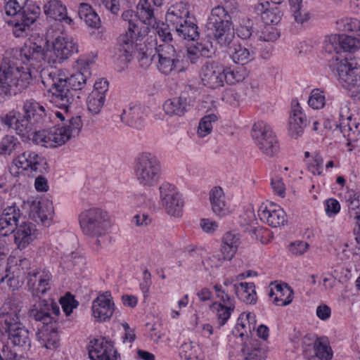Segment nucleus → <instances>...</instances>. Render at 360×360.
Masks as SVG:
<instances>
[{"instance_id":"obj_1","label":"nucleus","mask_w":360,"mask_h":360,"mask_svg":"<svg viewBox=\"0 0 360 360\" xmlns=\"http://www.w3.org/2000/svg\"><path fill=\"white\" fill-rule=\"evenodd\" d=\"M66 76L62 71L45 72L43 84L50 87L51 102L61 111H55L56 117L63 122L60 127L70 139L79 136L83 124L80 116H70L69 110L75 100L71 91L65 88Z\"/></svg>"},{"instance_id":"obj_2","label":"nucleus","mask_w":360,"mask_h":360,"mask_svg":"<svg viewBox=\"0 0 360 360\" xmlns=\"http://www.w3.org/2000/svg\"><path fill=\"white\" fill-rule=\"evenodd\" d=\"M78 219L82 233L92 240L94 249L99 251L111 228L109 213L100 207H93L83 210Z\"/></svg>"},{"instance_id":"obj_3","label":"nucleus","mask_w":360,"mask_h":360,"mask_svg":"<svg viewBox=\"0 0 360 360\" xmlns=\"http://www.w3.org/2000/svg\"><path fill=\"white\" fill-rule=\"evenodd\" d=\"M19 306L5 304L0 309V333L6 335L12 344L30 347L29 332L20 322Z\"/></svg>"},{"instance_id":"obj_4","label":"nucleus","mask_w":360,"mask_h":360,"mask_svg":"<svg viewBox=\"0 0 360 360\" xmlns=\"http://www.w3.org/2000/svg\"><path fill=\"white\" fill-rule=\"evenodd\" d=\"M129 16H131V11L122 14L123 19L128 20V29L125 33L120 35L117 42L116 55L123 63L130 61L135 51L139 50L141 47L139 41L143 39L145 34L141 32L139 24L128 19Z\"/></svg>"},{"instance_id":"obj_5","label":"nucleus","mask_w":360,"mask_h":360,"mask_svg":"<svg viewBox=\"0 0 360 360\" xmlns=\"http://www.w3.org/2000/svg\"><path fill=\"white\" fill-rule=\"evenodd\" d=\"M134 173L137 181L142 186H155L161 176L160 162L154 153L142 152L135 159Z\"/></svg>"},{"instance_id":"obj_6","label":"nucleus","mask_w":360,"mask_h":360,"mask_svg":"<svg viewBox=\"0 0 360 360\" xmlns=\"http://www.w3.org/2000/svg\"><path fill=\"white\" fill-rule=\"evenodd\" d=\"M31 74L13 65L0 66V96L15 95L30 84Z\"/></svg>"},{"instance_id":"obj_7","label":"nucleus","mask_w":360,"mask_h":360,"mask_svg":"<svg viewBox=\"0 0 360 360\" xmlns=\"http://www.w3.org/2000/svg\"><path fill=\"white\" fill-rule=\"evenodd\" d=\"M329 68L338 77L340 84L345 89L353 91L360 98V65L338 56L329 60Z\"/></svg>"},{"instance_id":"obj_8","label":"nucleus","mask_w":360,"mask_h":360,"mask_svg":"<svg viewBox=\"0 0 360 360\" xmlns=\"http://www.w3.org/2000/svg\"><path fill=\"white\" fill-rule=\"evenodd\" d=\"M166 20L174 31L175 34L181 39L195 41L199 37L198 27L189 16L187 10L174 7L166 15Z\"/></svg>"},{"instance_id":"obj_9","label":"nucleus","mask_w":360,"mask_h":360,"mask_svg":"<svg viewBox=\"0 0 360 360\" xmlns=\"http://www.w3.org/2000/svg\"><path fill=\"white\" fill-rule=\"evenodd\" d=\"M207 26L221 46H227L233 41L234 30L231 27L230 16L224 7L218 6L212 10Z\"/></svg>"},{"instance_id":"obj_10","label":"nucleus","mask_w":360,"mask_h":360,"mask_svg":"<svg viewBox=\"0 0 360 360\" xmlns=\"http://www.w3.org/2000/svg\"><path fill=\"white\" fill-rule=\"evenodd\" d=\"M9 169L15 176L20 173L34 176L47 172L48 166L44 157L34 151L26 150L13 159Z\"/></svg>"},{"instance_id":"obj_11","label":"nucleus","mask_w":360,"mask_h":360,"mask_svg":"<svg viewBox=\"0 0 360 360\" xmlns=\"http://www.w3.org/2000/svg\"><path fill=\"white\" fill-rule=\"evenodd\" d=\"M251 135L262 153L268 157H273L278 154L279 144L268 123L262 120L255 122L252 127Z\"/></svg>"},{"instance_id":"obj_12","label":"nucleus","mask_w":360,"mask_h":360,"mask_svg":"<svg viewBox=\"0 0 360 360\" xmlns=\"http://www.w3.org/2000/svg\"><path fill=\"white\" fill-rule=\"evenodd\" d=\"M159 191L160 203L166 212L173 217H180L184 201L176 188L169 183H163L159 187Z\"/></svg>"},{"instance_id":"obj_13","label":"nucleus","mask_w":360,"mask_h":360,"mask_svg":"<svg viewBox=\"0 0 360 360\" xmlns=\"http://www.w3.org/2000/svg\"><path fill=\"white\" fill-rule=\"evenodd\" d=\"M49 63H60L78 53L79 46L72 37L60 36L53 42L52 49H49Z\"/></svg>"},{"instance_id":"obj_14","label":"nucleus","mask_w":360,"mask_h":360,"mask_svg":"<svg viewBox=\"0 0 360 360\" xmlns=\"http://www.w3.org/2000/svg\"><path fill=\"white\" fill-rule=\"evenodd\" d=\"M156 51L157 68L161 73L169 75L173 71L181 70L179 56L176 53L173 45H159Z\"/></svg>"},{"instance_id":"obj_15","label":"nucleus","mask_w":360,"mask_h":360,"mask_svg":"<svg viewBox=\"0 0 360 360\" xmlns=\"http://www.w3.org/2000/svg\"><path fill=\"white\" fill-rule=\"evenodd\" d=\"M225 67L215 61H207L200 71L201 84L207 88L216 89L224 86Z\"/></svg>"},{"instance_id":"obj_16","label":"nucleus","mask_w":360,"mask_h":360,"mask_svg":"<svg viewBox=\"0 0 360 360\" xmlns=\"http://www.w3.org/2000/svg\"><path fill=\"white\" fill-rule=\"evenodd\" d=\"M40 13L39 6L32 3H27L15 19L13 33L17 37L24 36V34L38 18Z\"/></svg>"},{"instance_id":"obj_17","label":"nucleus","mask_w":360,"mask_h":360,"mask_svg":"<svg viewBox=\"0 0 360 360\" xmlns=\"http://www.w3.org/2000/svg\"><path fill=\"white\" fill-rule=\"evenodd\" d=\"M258 215L263 222L272 227L284 226L287 222L284 210L271 202L262 203L259 207Z\"/></svg>"},{"instance_id":"obj_18","label":"nucleus","mask_w":360,"mask_h":360,"mask_svg":"<svg viewBox=\"0 0 360 360\" xmlns=\"http://www.w3.org/2000/svg\"><path fill=\"white\" fill-rule=\"evenodd\" d=\"M309 123L300 104L297 100L291 103V112L288 120V134L293 139L302 136L304 129Z\"/></svg>"},{"instance_id":"obj_19","label":"nucleus","mask_w":360,"mask_h":360,"mask_svg":"<svg viewBox=\"0 0 360 360\" xmlns=\"http://www.w3.org/2000/svg\"><path fill=\"white\" fill-rule=\"evenodd\" d=\"M115 310L111 293L108 291L100 294L92 302L93 316L98 322L108 320Z\"/></svg>"},{"instance_id":"obj_20","label":"nucleus","mask_w":360,"mask_h":360,"mask_svg":"<svg viewBox=\"0 0 360 360\" xmlns=\"http://www.w3.org/2000/svg\"><path fill=\"white\" fill-rule=\"evenodd\" d=\"M35 141L45 147L56 148L65 144L70 140L60 125L53 127L49 130L38 131L35 134Z\"/></svg>"},{"instance_id":"obj_21","label":"nucleus","mask_w":360,"mask_h":360,"mask_svg":"<svg viewBox=\"0 0 360 360\" xmlns=\"http://www.w3.org/2000/svg\"><path fill=\"white\" fill-rule=\"evenodd\" d=\"M89 355L91 360H117V352L112 342L103 338L91 341Z\"/></svg>"},{"instance_id":"obj_22","label":"nucleus","mask_w":360,"mask_h":360,"mask_svg":"<svg viewBox=\"0 0 360 360\" xmlns=\"http://www.w3.org/2000/svg\"><path fill=\"white\" fill-rule=\"evenodd\" d=\"M191 100L186 92H182L179 96L166 100L163 104V110L169 117H181L189 109Z\"/></svg>"},{"instance_id":"obj_23","label":"nucleus","mask_w":360,"mask_h":360,"mask_svg":"<svg viewBox=\"0 0 360 360\" xmlns=\"http://www.w3.org/2000/svg\"><path fill=\"white\" fill-rule=\"evenodd\" d=\"M23 111V116L28 121L30 130L31 125L43 123L47 115L46 106L32 98L25 101Z\"/></svg>"},{"instance_id":"obj_24","label":"nucleus","mask_w":360,"mask_h":360,"mask_svg":"<svg viewBox=\"0 0 360 360\" xmlns=\"http://www.w3.org/2000/svg\"><path fill=\"white\" fill-rule=\"evenodd\" d=\"M30 217L36 222L49 226L53 215V207L46 200L32 201L30 206Z\"/></svg>"},{"instance_id":"obj_25","label":"nucleus","mask_w":360,"mask_h":360,"mask_svg":"<svg viewBox=\"0 0 360 360\" xmlns=\"http://www.w3.org/2000/svg\"><path fill=\"white\" fill-rule=\"evenodd\" d=\"M58 311V308L53 307L52 304L43 300L35 303L32 308L30 309L29 313L30 317L37 321L41 322L45 326L54 322V318L51 316V314L53 313L57 315Z\"/></svg>"},{"instance_id":"obj_26","label":"nucleus","mask_w":360,"mask_h":360,"mask_svg":"<svg viewBox=\"0 0 360 360\" xmlns=\"http://www.w3.org/2000/svg\"><path fill=\"white\" fill-rule=\"evenodd\" d=\"M39 235L36 225L32 222H23L16 227L15 232V243L18 248L24 249L37 239Z\"/></svg>"},{"instance_id":"obj_27","label":"nucleus","mask_w":360,"mask_h":360,"mask_svg":"<svg viewBox=\"0 0 360 360\" xmlns=\"http://www.w3.org/2000/svg\"><path fill=\"white\" fill-rule=\"evenodd\" d=\"M256 316L252 312L242 313L237 321L236 326L232 333L235 337L241 338L245 337L246 340L252 338V333L255 330L256 327Z\"/></svg>"},{"instance_id":"obj_28","label":"nucleus","mask_w":360,"mask_h":360,"mask_svg":"<svg viewBox=\"0 0 360 360\" xmlns=\"http://www.w3.org/2000/svg\"><path fill=\"white\" fill-rule=\"evenodd\" d=\"M47 44V40L41 41L40 44L33 42L26 44L21 50V57L28 62L39 61L44 59L49 63L50 51H49V49L45 50Z\"/></svg>"},{"instance_id":"obj_29","label":"nucleus","mask_w":360,"mask_h":360,"mask_svg":"<svg viewBox=\"0 0 360 360\" xmlns=\"http://www.w3.org/2000/svg\"><path fill=\"white\" fill-rule=\"evenodd\" d=\"M209 200L212 210L216 215L224 217L231 212L225 194L221 187L215 186L210 190Z\"/></svg>"},{"instance_id":"obj_30","label":"nucleus","mask_w":360,"mask_h":360,"mask_svg":"<svg viewBox=\"0 0 360 360\" xmlns=\"http://www.w3.org/2000/svg\"><path fill=\"white\" fill-rule=\"evenodd\" d=\"M160 6L158 5L156 0H140L136 6V17L140 20L137 24L139 26L142 24L154 26L156 22L154 9Z\"/></svg>"},{"instance_id":"obj_31","label":"nucleus","mask_w":360,"mask_h":360,"mask_svg":"<svg viewBox=\"0 0 360 360\" xmlns=\"http://www.w3.org/2000/svg\"><path fill=\"white\" fill-rule=\"evenodd\" d=\"M20 217V210L15 206L6 207L0 218V234L7 236L13 232Z\"/></svg>"},{"instance_id":"obj_32","label":"nucleus","mask_w":360,"mask_h":360,"mask_svg":"<svg viewBox=\"0 0 360 360\" xmlns=\"http://www.w3.org/2000/svg\"><path fill=\"white\" fill-rule=\"evenodd\" d=\"M269 292L270 297H274V303L278 306L290 304L293 299V291L286 283H271Z\"/></svg>"},{"instance_id":"obj_33","label":"nucleus","mask_w":360,"mask_h":360,"mask_svg":"<svg viewBox=\"0 0 360 360\" xmlns=\"http://www.w3.org/2000/svg\"><path fill=\"white\" fill-rule=\"evenodd\" d=\"M44 13L56 20L71 25L72 20L68 16L66 6L60 0H51L44 5Z\"/></svg>"},{"instance_id":"obj_34","label":"nucleus","mask_w":360,"mask_h":360,"mask_svg":"<svg viewBox=\"0 0 360 360\" xmlns=\"http://www.w3.org/2000/svg\"><path fill=\"white\" fill-rule=\"evenodd\" d=\"M228 53L233 62L244 65L254 58L255 51L250 46L234 43L229 48Z\"/></svg>"},{"instance_id":"obj_35","label":"nucleus","mask_w":360,"mask_h":360,"mask_svg":"<svg viewBox=\"0 0 360 360\" xmlns=\"http://www.w3.org/2000/svg\"><path fill=\"white\" fill-rule=\"evenodd\" d=\"M36 336L40 344L47 349H54L58 344V334L53 323L43 326Z\"/></svg>"},{"instance_id":"obj_36","label":"nucleus","mask_w":360,"mask_h":360,"mask_svg":"<svg viewBox=\"0 0 360 360\" xmlns=\"http://www.w3.org/2000/svg\"><path fill=\"white\" fill-rule=\"evenodd\" d=\"M2 122L8 128L16 131L18 134L24 135L30 131L27 120L20 113L12 110L1 118Z\"/></svg>"},{"instance_id":"obj_37","label":"nucleus","mask_w":360,"mask_h":360,"mask_svg":"<svg viewBox=\"0 0 360 360\" xmlns=\"http://www.w3.org/2000/svg\"><path fill=\"white\" fill-rule=\"evenodd\" d=\"M53 71H62L65 73L66 76V84L65 88L69 89L71 91L72 95L74 96L72 94V90H81L86 85L87 80V75H84L82 72H77L71 75L70 77L68 76V74L65 70H56V69H51V70H44L41 72V77L43 81V77L45 75V72L50 73Z\"/></svg>"},{"instance_id":"obj_38","label":"nucleus","mask_w":360,"mask_h":360,"mask_svg":"<svg viewBox=\"0 0 360 360\" xmlns=\"http://www.w3.org/2000/svg\"><path fill=\"white\" fill-rule=\"evenodd\" d=\"M42 274H40L39 271H33L32 274H29L28 284L34 287L37 284V287L34 290V295L39 296V294H44L48 289L50 288L51 276L49 274L41 271Z\"/></svg>"},{"instance_id":"obj_39","label":"nucleus","mask_w":360,"mask_h":360,"mask_svg":"<svg viewBox=\"0 0 360 360\" xmlns=\"http://www.w3.org/2000/svg\"><path fill=\"white\" fill-rule=\"evenodd\" d=\"M242 353L245 360H265L266 357V352L259 347L258 340L253 338L245 342Z\"/></svg>"},{"instance_id":"obj_40","label":"nucleus","mask_w":360,"mask_h":360,"mask_svg":"<svg viewBox=\"0 0 360 360\" xmlns=\"http://www.w3.org/2000/svg\"><path fill=\"white\" fill-rule=\"evenodd\" d=\"M124 118L129 125L136 129H141L146 124L144 109L140 105H135L124 110Z\"/></svg>"},{"instance_id":"obj_41","label":"nucleus","mask_w":360,"mask_h":360,"mask_svg":"<svg viewBox=\"0 0 360 360\" xmlns=\"http://www.w3.org/2000/svg\"><path fill=\"white\" fill-rule=\"evenodd\" d=\"M233 288L238 297L243 302L249 304L256 302L257 295L253 283L241 282L233 284Z\"/></svg>"},{"instance_id":"obj_42","label":"nucleus","mask_w":360,"mask_h":360,"mask_svg":"<svg viewBox=\"0 0 360 360\" xmlns=\"http://www.w3.org/2000/svg\"><path fill=\"white\" fill-rule=\"evenodd\" d=\"M187 53L190 60L193 63L194 60L200 56L210 57L213 53L212 46L209 41H193L187 47Z\"/></svg>"},{"instance_id":"obj_43","label":"nucleus","mask_w":360,"mask_h":360,"mask_svg":"<svg viewBox=\"0 0 360 360\" xmlns=\"http://www.w3.org/2000/svg\"><path fill=\"white\" fill-rule=\"evenodd\" d=\"M79 18L90 27H98L101 24L100 18L92 7L86 3H82L79 8Z\"/></svg>"},{"instance_id":"obj_44","label":"nucleus","mask_w":360,"mask_h":360,"mask_svg":"<svg viewBox=\"0 0 360 360\" xmlns=\"http://www.w3.org/2000/svg\"><path fill=\"white\" fill-rule=\"evenodd\" d=\"M237 250L234 246L232 247L222 243L220 249L221 255H213L210 258V267L216 269L221 267L225 261L231 259Z\"/></svg>"},{"instance_id":"obj_45","label":"nucleus","mask_w":360,"mask_h":360,"mask_svg":"<svg viewBox=\"0 0 360 360\" xmlns=\"http://www.w3.org/2000/svg\"><path fill=\"white\" fill-rule=\"evenodd\" d=\"M211 308L216 311V316L220 326L224 325L230 318L235 308V304L224 305L217 302H214Z\"/></svg>"},{"instance_id":"obj_46","label":"nucleus","mask_w":360,"mask_h":360,"mask_svg":"<svg viewBox=\"0 0 360 360\" xmlns=\"http://www.w3.org/2000/svg\"><path fill=\"white\" fill-rule=\"evenodd\" d=\"M86 261L84 257L77 254H71L65 256L60 263V267L63 269H82L86 268L85 265Z\"/></svg>"},{"instance_id":"obj_47","label":"nucleus","mask_w":360,"mask_h":360,"mask_svg":"<svg viewBox=\"0 0 360 360\" xmlns=\"http://www.w3.org/2000/svg\"><path fill=\"white\" fill-rule=\"evenodd\" d=\"M337 29L341 32H359L360 35V20L354 18H342L336 22Z\"/></svg>"},{"instance_id":"obj_48","label":"nucleus","mask_w":360,"mask_h":360,"mask_svg":"<svg viewBox=\"0 0 360 360\" xmlns=\"http://www.w3.org/2000/svg\"><path fill=\"white\" fill-rule=\"evenodd\" d=\"M105 96H102L97 91H91L87 98L88 110L92 114H98L101 110L104 103Z\"/></svg>"},{"instance_id":"obj_49","label":"nucleus","mask_w":360,"mask_h":360,"mask_svg":"<svg viewBox=\"0 0 360 360\" xmlns=\"http://www.w3.org/2000/svg\"><path fill=\"white\" fill-rule=\"evenodd\" d=\"M315 356L321 360H330L333 351L326 340H316L314 343Z\"/></svg>"},{"instance_id":"obj_50","label":"nucleus","mask_w":360,"mask_h":360,"mask_svg":"<svg viewBox=\"0 0 360 360\" xmlns=\"http://www.w3.org/2000/svg\"><path fill=\"white\" fill-rule=\"evenodd\" d=\"M217 120L216 115L211 113L204 116L200 121L198 127V135L200 137H205L210 134L213 128V124Z\"/></svg>"},{"instance_id":"obj_51","label":"nucleus","mask_w":360,"mask_h":360,"mask_svg":"<svg viewBox=\"0 0 360 360\" xmlns=\"http://www.w3.org/2000/svg\"><path fill=\"white\" fill-rule=\"evenodd\" d=\"M224 75L225 77V83L231 85L240 82L245 78V72L243 68L234 69L225 68Z\"/></svg>"},{"instance_id":"obj_52","label":"nucleus","mask_w":360,"mask_h":360,"mask_svg":"<svg viewBox=\"0 0 360 360\" xmlns=\"http://www.w3.org/2000/svg\"><path fill=\"white\" fill-rule=\"evenodd\" d=\"M340 34H330L326 36L323 43V49L328 53H339L341 52Z\"/></svg>"},{"instance_id":"obj_53","label":"nucleus","mask_w":360,"mask_h":360,"mask_svg":"<svg viewBox=\"0 0 360 360\" xmlns=\"http://www.w3.org/2000/svg\"><path fill=\"white\" fill-rule=\"evenodd\" d=\"M308 104L309 107L315 110L323 108L326 104L324 91L320 89H313L309 94Z\"/></svg>"},{"instance_id":"obj_54","label":"nucleus","mask_w":360,"mask_h":360,"mask_svg":"<svg viewBox=\"0 0 360 360\" xmlns=\"http://www.w3.org/2000/svg\"><path fill=\"white\" fill-rule=\"evenodd\" d=\"M200 352L199 346L193 342L182 345L180 356L185 360H200Z\"/></svg>"},{"instance_id":"obj_55","label":"nucleus","mask_w":360,"mask_h":360,"mask_svg":"<svg viewBox=\"0 0 360 360\" xmlns=\"http://www.w3.org/2000/svg\"><path fill=\"white\" fill-rule=\"evenodd\" d=\"M18 140L13 136H6L0 140V155H10L15 149Z\"/></svg>"},{"instance_id":"obj_56","label":"nucleus","mask_w":360,"mask_h":360,"mask_svg":"<svg viewBox=\"0 0 360 360\" xmlns=\"http://www.w3.org/2000/svg\"><path fill=\"white\" fill-rule=\"evenodd\" d=\"M341 51L355 52L360 48V40L347 35H340Z\"/></svg>"},{"instance_id":"obj_57","label":"nucleus","mask_w":360,"mask_h":360,"mask_svg":"<svg viewBox=\"0 0 360 360\" xmlns=\"http://www.w3.org/2000/svg\"><path fill=\"white\" fill-rule=\"evenodd\" d=\"M282 13L278 7L270 8L262 13V20L267 25L278 24L282 18Z\"/></svg>"},{"instance_id":"obj_58","label":"nucleus","mask_w":360,"mask_h":360,"mask_svg":"<svg viewBox=\"0 0 360 360\" xmlns=\"http://www.w3.org/2000/svg\"><path fill=\"white\" fill-rule=\"evenodd\" d=\"M5 1L6 13L16 18L26 4L27 0H5Z\"/></svg>"},{"instance_id":"obj_59","label":"nucleus","mask_w":360,"mask_h":360,"mask_svg":"<svg viewBox=\"0 0 360 360\" xmlns=\"http://www.w3.org/2000/svg\"><path fill=\"white\" fill-rule=\"evenodd\" d=\"M60 303L63 311L67 316H69L72 313V309L76 308L78 304V302L75 300L74 297L69 292L66 293L64 297L60 298Z\"/></svg>"},{"instance_id":"obj_60","label":"nucleus","mask_w":360,"mask_h":360,"mask_svg":"<svg viewBox=\"0 0 360 360\" xmlns=\"http://www.w3.org/2000/svg\"><path fill=\"white\" fill-rule=\"evenodd\" d=\"M252 25L250 20H243L237 28L238 36L243 39H250L254 32Z\"/></svg>"},{"instance_id":"obj_61","label":"nucleus","mask_w":360,"mask_h":360,"mask_svg":"<svg viewBox=\"0 0 360 360\" xmlns=\"http://www.w3.org/2000/svg\"><path fill=\"white\" fill-rule=\"evenodd\" d=\"M171 26L168 24H161L160 25H158L155 32L156 34L158 37L164 41L165 44H169V42H171L173 40L172 34L171 32V29L169 28Z\"/></svg>"},{"instance_id":"obj_62","label":"nucleus","mask_w":360,"mask_h":360,"mask_svg":"<svg viewBox=\"0 0 360 360\" xmlns=\"http://www.w3.org/2000/svg\"><path fill=\"white\" fill-rule=\"evenodd\" d=\"M349 210V217L354 219V213L360 212V193H352L347 200Z\"/></svg>"},{"instance_id":"obj_63","label":"nucleus","mask_w":360,"mask_h":360,"mask_svg":"<svg viewBox=\"0 0 360 360\" xmlns=\"http://www.w3.org/2000/svg\"><path fill=\"white\" fill-rule=\"evenodd\" d=\"M279 34L273 27H266L258 36L260 41H275L278 39Z\"/></svg>"},{"instance_id":"obj_64","label":"nucleus","mask_w":360,"mask_h":360,"mask_svg":"<svg viewBox=\"0 0 360 360\" xmlns=\"http://www.w3.org/2000/svg\"><path fill=\"white\" fill-rule=\"evenodd\" d=\"M308 169L314 175H321L323 170V158L319 154H316L314 157L312 162L309 164Z\"/></svg>"}]
</instances>
